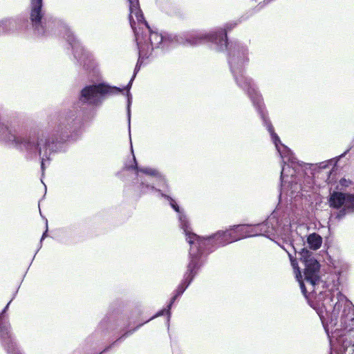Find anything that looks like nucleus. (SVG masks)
Segmentation results:
<instances>
[{
    "label": "nucleus",
    "instance_id": "obj_1",
    "mask_svg": "<svg viewBox=\"0 0 354 354\" xmlns=\"http://www.w3.org/2000/svg\"><path fill=\"white\" fill-rule=\"evenodd\" d=\"M288 252L301 292L310 301L330 342L335 339L345 354H354V305L337 288L338 279H333L330 288V283L320 278L319 262L306 248L298 252L304 266L303 279L298 263Z\"/></svg>",
    "mask_w": 354,
    "mask_h": 354
},
{
    "label": "nucleus",
    "instance_id": "obj_2",
    "mask_svg": "<svg viewBox=\"0 0 354 354\" xmlns=\"http://www.w3.org/2000/svg\"><path fill=\"white\" fill-rule=\"evenodd\" d=\"M228 64L231 73L237 86L246 92L253 106L260 115L263 124L270 134L276 149L279 153L283 165L281 172V194L290 192V195L298 193L301 189L300 175L301 165L296 160L291 150L281 143L279 136L274 131V128L268 120L265 111L263 97L259 92L252 80L245 75V66L249 62V50L248 46L239 41L227 44Z\"/></svg>",
    "mask_w": 354,
    "mask_h": 354
},
{
    "label": "nucleus",
    "instance_id": "obj_3",
    "mask_svg": "<svg viewBox=\"0 0 354 354\" xmlns=\"http://www.w3.org/2000/svg\"><path fill=\"white\" fill-rule=\"evenodd\" d=\"M122 91L119 87L105 84L87 85L80 91L77 100L60 117L56 127L50 132L41 131L38 135H46L49 143L45 147L49 153L46 157H40L43 172L49 163L51 154L61 151L62 143L73 133L76 134L84 123L93 118L94 107L102 104L106 95H115Z\"/></svg>",
    "mask_w": 354,
    "mask_h": 354
},
{
    "label": "nucleus",
    "instance_id": "obj_4",
    "mask_svg": "<svg viewBox=\"0 0 354 354\" xmlns=\"http://www.w3.org/2000/svg\"><path fill=\"white\" fill-rule=\"evenodd\" d=\"M129 3V23L134 35L136 31L145 38L142 45L147 49V46L151 48V52L156 48H160L162 50H167L176 44L185 46H195L188 41L192 35L190 33H183L180 35L160 34L152 31L147 22L145 20L142 10L140 8L138 0H127Z\"/></svg>",
    "mask_w": 354,
    "mask_h": 354
},
{
    "label": "nucleus",
    "instance_id": "obj_5",
    "mask_svg": "<svg viewBox=\"0 0 354 354\" xmlns=\"http://www.w3.org/2000/svg\"><path fill=\"white\" fill-rule=\"evenodd\" d=\"M279 212L274 210L267 218V220L261 223H259L254 225H246V238L252 237L257 236H265L272 239L271 236L277 235L281 236L282 239L285 240L286 243H289L288 246L292 249V252L290 250L281 246L287 253L288 251L293 255L295 254L297 251L295 247L293 245L292 241L289 236L290 233V220L286 215H283V218L279 219ZM288 257L289 254H288ZM293 259H297L292 256Z\"/></svg>",
    "mask_w": 354,
    "mask_h": 354
},
{
    "label": "nucleus",
    "instance_id": "obj_6",
    "mask_svg": "<svg viewBox=\"0 0 354 354\" xmlns=\"http://www.w3.org/2000/svg\"><path fill=\"white\" fill-rule=\"evenodd\" d=\"M0 140L21 150L30 156L46 157L49 153L45 147L49 145L46 135L36 138L20 135L17 129L0 122Z\"/></svg>",
    "mask_w": 354,
    "mask_h": 354
},
{
    "label": "nucleus",
    "instance_id": "obj_7",
    "mask_svg": "<svg viewBox=\"0 0 354 354\" xmlns=\"http://www.w3.org/2000/svg\"><path fill=\"white\" fill-rule=\"evenodd\" d=\"M124 169L135 171L136 178L133 181V187L134 193L138 196L153 191L158 192L161 196L162 192L160 189H156V185L167 187V180L160 172L153 167H138L134 156L130 163H125Z\"/></svg>",
    "mask_w": 354,
    "mask_h": 354
},
{
    "label": "nucleus",
    "instance_id": "obj_8",
    "mask_svg": "<svg viewBox=\"0 0 354 354\" xmlns=\"http://www.w3.org/2000/svg\"><path fill=\"white\" fill-rule=\"evenodd\" d=\"M201 238L204 240V243L198 248L205 254L219 247L245 239L246 225H234L225 231H218L210 236Z\"/></svg>",
    "mask_w": 354,
    "mask_h": 354
},
{
    "label": "nucleus",
    "instance_id": "obj_9",
    "mask_svg": "<svg viewBox=\"0 0 354 354\" xmlns=\"http://www.w3.org/2000/svg\"><path fill=\"white\" fill-rule=\"evenodd\" d=\"M234 21L227 22L223 28H216L209 32L198 31L192 32L188 38L189 42L195 46L205 42H209L217 51H223L227 47V33L236 27Z\"/></svg>",
    "mask_w": 354,
    "mask_h": 354
},
{
    "label": "nucleus",
    "instance_id": "obj_10",
    "mask_svg": "<svg viewBox=\"0 0 354 354\" xmlns=\"http://www.w3.org/2000/svg\"><path fill=\"white\" fill-rule=\"evenodd\" d=\"M198 248V245H192V247H190L189 262L187 268V271L168 304L167 313L169 316L170 315V310L174 301L183 294L197 274L200 268L204 263L203 257L205 254Z\"/></svg>",
    "mask_w": 354,
    "mask_h": 354
},
{
    "label": "nucleus",
    "instance_id": "obj_11",
    "mask_svg": "<svg viewBox=\"0 0 354 354\" xmlns=\"http://www.w3.org/2000/svg\"><path fill=\"white\" fill-rule=\"evenodd\" d=\"M61 28L64 37L71 46L74 58L85 69H94L98 64L93 54L82 46L66 25L63 24Z\"/></svg>",
    "mask_w": 354,
    "mask_h": 354
},
{
    "label": "nucleus",
    "instance_id": "obj_12",
    "mask_svg": "<svg viewBox=\"0 0 354 354\" xmlns=\"http://www.w3.org/2000/svg\"><path fill=\"white\" fill-rule=\"evenodd\" d=\"M42 0H30V20L34 34L37 36L50 35L56 24L55 21H48L44 17Z\"/></svg>",
    "mask_w": 354,
    "mask_h": 354
},
{
    "label": "nucleus",
    "instance_id": "obj_13",
    "mask_svg": "<svg viewBox=\"0 0 354 354\" xmlns=\"http://www.w3.org/2000/svg\"><path fill=\"white\" fill-rule=\"evenodd\" d=\"M161 197L167 199L170 206L175 212L178 213V219L179 221L180 227L183 230L186 236V240L190 245V247H192V245H198V247L201 248V244L204 243V240L192 232V227L190 226L189 220L183 209H181L176 201L169 195L161 193Z\"/></svg>",
    "mask_w": 354,
    "mask_h": 354
},
{
    "label": "nucleus",
    "instance_id": "obj_14",
    "mask_svg": "<svg viewBox=\"0 0 354 354\" xmlns=\"http://www.w3.org/2000/svg\"><path fill=\"white\" fill-rule=\"evenodd\" d=\"M161 197L167 199L170 206L175 212L178 213V219L179 221L180 227L183 230L186 236V240L190 245V247H192V245H198V247L201 248V244L204 243V240L192 232V227L190 226L189 220L183 209H181L176 201L169 195L161 193Z\"/></svg>",
    "mask_w": 354,
    "mask_h": 354
},
{
    "label": "nucleus",
    "instance_id": "obj_15",
    "mask_svg": "<svg viewBox=\"0 0 354 354\" xmlns=\"http://www.w3.org/2000/svg\"><path fill=\"white\" fill-rule=\"evenodd\" d=\"M161 197L167 199L170 206L175 212L178 213V219L179 221L180 227L183 230L186 236V240L190 245V247H192V245H198V247L201 248V244L204 243V240L192 232V227L190 226L189 220L183 209H181L176 201L169 195L161 193Z\"/></svg>",
    "mask_w": 354,
    "mask_h": 354
},
{
    "label": "nucleus",
    "instance_id": "obj_16",
    "mask_svg": "<svg viewBox=\"0 0 354 354\" xmlns=\"http://www.w3.org/2000/svg\"><path fill=\"white\" fill-rule=\"evenodd\" d=\"M328 203L330 206L334 208L343 207L333 214V217L337 220L343 218L347 214L354 213V194L333 192L330 195Z\"/></svg>",
    "mask_w": 354,
    "mask_h": 354
},
{
    "label": "nucleus",
    "instance_id": "obj_17",
    "mask_svg": "<svg viewBox=\"0 0 354 354\" xmlns=\"http://www.w3.org/2000/svg\"><path fill=\"white\" fill-rule=\"evenodd\" d=\"M10 302L11 301L8 303L0 313V344L8 354H23L12 335L9 321L3 316V314L8 310Z\"/></svg>",
    "mask_w": 354,
    "mask_h": 354
},
{
    "label": "nucleus",
    "instance_id": "obj_18",
    "mask_svg": "<svg viewBox=\"0 0 354 354\" xmlns=\"http://www.w3.org/2000/svg\"><path fill=\"white\" fill-rule=\"evenodd\" d=\"M145 38L142 35H140L139 32L136 31V41L138 48V59L134 69V74L136 75L138 71L140 70V66L142 64L145 59L149 58L151 55V48L149 46H147L145 49V46L142 45L143 39Z\"/></svg>",
    "mask_w": 354,
    "mask_h": 354
},
{
    "label": "nucleus",
    "instance_id": "obj_19",
    "mask_svg": "<svg viewBox=\"0 0 354 354\" xmlns=\"http://www.w3.org/2000/svg\"><path fill=\"white\" fill-rule=\"evenodd\" d=\"M22 18L21 17H7L0 20L2 33L8 32L15 28L23 27L21 25Z\"/></svg>",
    "mask_w": 354,
    "mask_h": 354
},
{
    "label": "nucleus",
    "instance_id": "obj_20",
    "mask_svg": "<svg viewBox=\"0 0 354 354\" xmlns=\"http://www.w3.org/2000/svg\"><path fill=\"white\" fill-rule=\"evenodd\" d=\"M307 243L311 250H316L321 247L322 238L317 233L310 234L307 237Z\"/></svg>",
    "mask_w": 354,
    "mask_h": 354
},
{
    "label": "nucleus",
    "instance_id": "obj_21",
    "mask_svg": "<svg viewBox=\"0 0 354 354\" xmlns=\"http://www.w3.org/2000/svg\"><path fill=\"white\" fill-rule=\"evenodd\" d=\"M134 78H135V75H133V77L130 80L129 84L124 88V89L127 90L126 95H127V115H128L129 128V129H130V118H131L130 106H131V100H132V97H131L129 90L131 87V85H132Z\"/></svg>",
    "mask_w": 354,
    "mask_h": 354
},
{
    "label": "nucleus",
    "instance_id": "obj_22",
    "mask_svg": "<svg viewBox=\"0 0 354 354\" xmlns=\"http://www.w3.org/2000/svg\"><path fill=\"white\" fill-rule=\"evenodd\" d=\"M350 149H351V148L347 149L342 154H341L340 156H337V157H336L335 158H332V159L328 160L326 161L319 162V168H320V169H326L329 165H332L333 167H335L337 165V162L339 160V159L343 158V157H344V156L349 151Z\"/></svg>",
    "mask_w": 354,
    "mask_h": 354
},
{
    "label": "nucleus",
    "instance_id": "obj_23",
    "mask_svg": "<svg viewBox=\"0 0 354 354\" xmlns=\"http://www.w3.org/2000/svg\"><path fill=\"white\" fill-rule=\"evenodd\" d=\"M167 310H168V306H167V308H164L162 310H160L156 315H154L153 317H151L150 319H149L147 321H146L145 323H147V322H149L150 320H152L153 319H154L156 317L162 316L165 313H166L167 315V318H168L167 322H169L171 315L169 316V315L167 313Z\"/></svg>",
    "mask_w": 354,
    "mask_h": 354
},
{
    "label": "nucleus",
    "instance_id": "obj_24",
    "mask_svg": "<svg viewBox=\"0 0 354 354\" xmlns=\"http://www.w3.org/2000/svg\"><path fill=\"white\" fill-rule=\"evenodd\" d=\"M339 185L342 187H347L350 185H351V181L350 180H347L346 178H342V179H340V180L339 182Z\"/></svg>",
    "mask_w": 354,
    "mask_h": 354
},
{
    "label": "nucleus",
    "instance_id": "obj_25",
    "mask_svg": "<svg viewBox=\"0 0 354 354\" xmlns=\"http://www.w3.org/2000/svg\"><path fill=\"white\" fill-rule=\"evenodd\" d=\"M47 232H48V228H46V231L43 233L42 236L40 240V243H41V242L43 241L44 238L47 236Z\"/></svg>",
    "mask_w": 354,
    "mask_h": 354
},
{
    "label": "nucleus",
    "instance_id": "obj_26",
    "mask_svg": "<svg viewBox=\"0 0 354 354\" xmlns=\"http://www.w3.org/2000/svg\"><path fill=\"white\" fill-rule=\"evenodd\" d=\"M272 1V0H265V1H264V3H265L266 4H267V3H270V1Z\"/></svg>",
    "mask_w": 354,
    "mask_h": 354
}]
</instances>
